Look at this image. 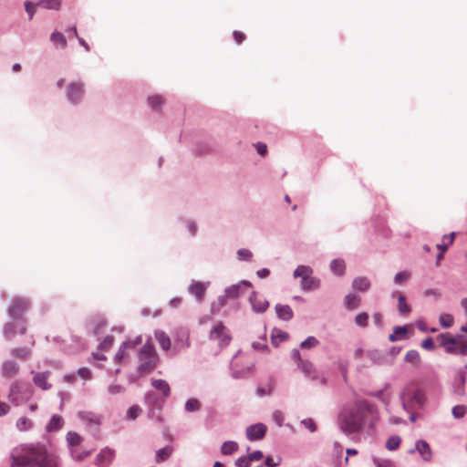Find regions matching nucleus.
I'll use <instances>...</instances> for the list:
<instances>
[{"mask_svg":"<svg viewBox=\"0 0 467 467\" xmlns=\"http://www.w3.org/2000/svg\"><path fill=\"white\" fill-rule=\"evenodd\" d=\"M148 102L152 109H156L163 104V99L159 95H154L148 99Z\"/></svg>","mask_w":467,"mask_h":467,"instance_id":"nucleus-47","label":"nucleus"},{"mask_svg":"<svg viewBox=\"0 0 467 467\" xmlns=\"http://www.w3.org/2000/svg\"><path fill=\"white\" fill-rule=\"evenodd\" d=\"M360 297L355 294H348L345 297V305L348 309L353 310L358 306Z\"/></svg>","mask_w":467,"mask_h":467,"instance_id":"nucleus-27","label":"nucleus"},{"mask_svg":"<svg viewBox=\"0 0 467 467\" xmlns=\"http://www.w3.org/2000/svg\"><path fill=\"white\" fill-rule=\"evenodd\" d=\"M410 400L413 404L421 405L424 402V394L421 390H415L410 397Z\"/></svg>","mask_w":467,"mask_h":467,"instance_id":"nucleus-42","label":"nucleus"},{"mask_svg":"<svg viewBox=\"0 0 467 467\" xmlns=\"http://www.w3.org/2000/svg\"><path fill=\"white\" fill-rule=\"evenodd\" d=\"M318 344V340L315 337H308L306 340H304L300 347L302 348H311L316 347Z\"/></svg>","mask_w":467,"mask_h":467,"instance_id":"nucleus-48","label":"nucleus"},{"mask_svg":"<svg viewBox=\"0 0 467 467\" xmlns=\"http://www.w3.org/2000/svg\"><path fill=\"white\" fill-rule=\"evenodd\" d=\"M63 426V419L60 416L54 415L47 423V430L48 431H56Z\"/></svg>","mask_w":467,"mask_h":467,"instance_id":"nucleus-28","label":"nucleus"},{"mask_svg":"<svg viewBox=\"0 0 467 467\" xmlns=\"http://www.w3.org/2000/svg\"><path fill=\"white\" fill-rule=\"evenodd\" d=\"M113 342H114V337L112 336H107V337H105L103 341L100 343L99 348L102 350H105V351L109 350L111 348Z\"/></svg>","mask_w":467,"mask_h":467,"instance_id":"nucleus-50","label":"nucleus"},{"mask_svg":"<svg viewBox=\"0 0 467 467\" xmlns=\"http://www.w3.org/2000/svg\"><path fill=\"white\" fill-rule=\"evenodd\" d=\"M370 286V283L366 277H357L353 281V287L359 291H367Z\"/></svg>","mask_w":467,"mask_h":467,"instance_id":"nucleus-29","label":"nucleus"},{"mask_svg":"<svg viewBox=\"0 0 467 467\" xmlns=\"http://www.w3.org/2000/svg\"><path fill=\"white\" fill-rule=\"evenodd\" d=\"M301 371L312 379H318V373L313 364L309 361H301V364L298 366Z\"/></svg>","mask_w":467,"mask_h":467,"instance_id":"nucleus-17","label":"nucleus"},{"mask_svg":"<svg viewBox=\"0 0 467 467\" xmlns=\"http://www.w3.org/2000/svg\"><path fill=\"white\" fill-rule=\"evenodd\" d=\"M237 255L240 260L249 261L252 258L253 254L248 249L243 248L238 250Z\"/></svg>","mask_w":467,"mask_h":467,"instance_id":"nucleus-51","label":"nucleus"},{"mask_svg":"<svg viewBox=\"0 0 467 467\" xmlns=\"http://www.w3.org/2000/svg\"><path fill=\"white\" fill-rule=\"evenodd\" d=\"M114 456H115L114 450H112L110 448H105L100 451L99 454L97 457V461L99 463H101L105 461H107L108 462H111L112 460L114 459Z\"/></svg>","mask_w":467,"mask_h":467,"instance_id":"nucleus-23","label":"nucleus"},{"mask_svg":"<svg viewBox=\"0 0 467 467\" xmlns=\"http://www.w3.org/2000/svg\"><path fill=\"white\" fill-rule=\"evenodd\" d=\"M173 451V448L171 446H166L161 448L156 451L155 461L157 463L162 462L168 460Z\"/></svg>","mask_w":467,"mask_h":467,"instance_id":"nucleus-21","label":"nucleus"},{"mask_svg":"<svg viewBox=\"0 0 467 467\" xmlns=\"http://www.w3.org/2000/svg\"><path fill=\"white\" fill-rule=\"evenodd\" d=\"M18 367L14 361H6L3 365V374L5 377L11 378L16 374Z\"/></svg>","mask_w":467,"mask_h":467,"instance_id":"nucleus-26","label":"nucleus"},{"mask_svg":"<svg viewBox=\"0 0 467 467\" xmlns=\"http://www.w3.org/2000/svg\"><path fill=\"white\" fill-rule=\"evenodd\" d=\"M32 421L26 417L20 418L16 422V427L22 431H28L32 428Z\"/></svg>","mask_w":467,"mask_h":467,"instance_id":"nucleus-39","label":"nucleus"},{"mask_svg":"<svg viewBox=\"0 0 467 467\" xmlns=\"http://www.w3.org/2000/svg\"><path fill=\"white\" fill-rule=\"evenodd\" d=\"M251 283L248 281H242L239 284L233 285L225 290V297L235 298L244 294L246 290L251 288Z\"/></svg>","mask_w":467,"mask_h":467,"instance_id":"nucleus-11","label":"nucleus"},{"mask_svg":"<svg viewBox=\"0 0 467 467\" xmlns=\"http://www.w3.org/2000/svg\"><path fill=\"white\" fill-rule=\"evenodd\" d=\"M368 315L365 312L359 313L355 318V322L358 326L365 327L368 326Z\"/></svg>","mask_w":467,"mask_h":467,"instance_id":"nucleus-46","label":"nucleus"},{"mask_svg":"<svg viewBox=\"0 0 467 467\" xmlns=\"http://www.w3.org/2000/svg\"><path fill=\"white\" fill-rule=\"evenodd\" d=\"M415 448L425 462H430L431 460L432 451L427 441L422 440L418 441L416 442Z\"/></svg>","mask_w":467,"mask_h":467,"instance_id":"nucleus-14","label":"nucleus"},{"mask_svg":"<svg viewBox=\"0 0 467 467\" xmlns=\"http://www.w3.org/2000/svg\"><path fill=\"white\" fill-rule=\"evenodd\" d=\"M401 442V439L399 436H391L388 439L386 442V448L389 451L397 450Z\"/></svg>","mask_w":467,"mask_h":467,"instance_id":"nucleus-35","label":"nucleus"},{"mask_svg":"<svg viewBox=\"0 0 467 467\" xmlns=\"http://www.w3.org/2000/svg\"><path fill=\"white\" fill-rule=\"evenodd\" d=\"M445 350L451 354H467V340L452 337H447L442 341Z\"/></svg>","mask_w":467,"mask_h":467,"instance_id":"nucleus-7","label":"nucleus"},{"mask_svg":"<svg viewBox=\"0 0 467 467\" xmlns=\"http://www.w3.org/2000/svg\"><path fill=\"white\" fill-rule=\"evenodd\" d=\"M330 268L334 274L337 275H342L345 272V263L341 259H335L330 264Z\"/></svg>","mask_w":467,"mask_h":467,"instance_id":"nucleus-31","label":"nucleus"},{"mask_svg":"<svg viewBox=\"0 0 467 467\" xmlns=\"http://www.w3.org/2000/svg\"><path fill=\"white\" fill-rule=\"evenodd\" d=\"M465 374L463 372L457 373L454 379V392L458 395H463L464 393V385H465Z\"/></svg>","mask_w":467,"mask_h":467,"instance_id":"nucleus-19","label":"nucleus"},{"mask_svg":"<svg viewBox=\"0 0 467 467\" xmlns=\"http://www.w3.org/2000/svg\"><path fill=\"white\" fill-rule=\"evenodd\" d=\"M38 5H37V3L34 4L33 2H31L29 0L25 1L24 6H25L26 12L28 15V20L33 19L35 14H36V6H38Z\"/></svg>","mask_w":467,"mask_h":467,"instance_id":"nucleus-36","label":"nucleus"},{"mask_svg":"<svg viewBox=\"0 0 467 467\" xmlns=\"http://www.w3.org/2000/svg\"><path fill=\"white\" fill-rule=\"evenodd\" d=\"M78 374L79 377H81L83 379H89L91 378V372L87 368H79L78 370Z\"/></svg>","mask_w":467,"mask_h":467,"instance_id":"nucleus-59","label":"nucleus"},{"mask_svg":"<svg viewBox=\"0 0 467 467\" xmlns=\"http://www.w3.org/2000/svg\"><path fill=\"white\" fill-rule=\"evenodd\" d=\"M421 347L427 350H432L434 348V342L431 337H427L421 342Z\"/></svg>","mask_w":467,"mask_h":467,"instance_id":"nucleus-57","label":"nucleus"},{"mask_svg":"<svg viewBox=\"0 0 467 467\" xmlns=\"http://www.w3.org/2000/svg\"><path fill=\"white\" fill-rule=\"evenodd\" d=\"M301 423L306 428H307L311 432H314L317 430V425H316L315 421L312 419H310V418L303 420L301 421Z\"/></svg>","mask_w":467,"mask_h":467,"instance_id":"nucleus-53","label":"nucleus"},{"mask_svg":"<svg viewBox=\"0 0 467 467\" xmlns=\"http://www.w3.org/2000/svg\"><path fill=\"white\" fill-rule=\"evenodd\" d=\"M410 278V273L408 271H401L396 274L394 281L398 285L407 282Z\"/></svg>","mask_w":467,"mask_h":467,"instance_id":"nucleus-40","label":"nucleus"},{"mask_svg":"<svg viewBox=\"0 0 467 467\" xmlns=\"http://www.w3.org/2000/svg\"><path fill=\"white\" fill-rule=\"evenodd\" d=\"M208 284L202 282H192L189 287V292L193 295L198 301H202Z\"/></svg>","mask_w":467,"mask_h":467,"instance_id":"nucleus-13","label":"nucleus"},{"mask_svg":"<svg viewBox=\"0 0 467 467\" xmlns=\"http://www.w3.org/2000/svg\"><path fill=\"white\" fill-rule=\"evenodd\" d=\"M209 338L212 342L216 343L217 351L227 347L232 340L229 329L222 322H218L213 327Z\"/></svg>","mask_w":467,"mask_h":467,"instance_id":"nucleus-4","label":"nucleus"},{"mask_svg":"<svg viewBox=\"0 0 467 467\" xmlns=\"http://www.w3.org/2000/svg\"><path fill=\"white\" fill-rule=\"evenodd\" d=\"M453 317L450 314H442L440 317V323L443 327H450L453 324Z\"/></svg>","mask_w":467,"mask_h":467,"instance_id":"nucleus-43","label":"nucleus"},{"mask_svg":"<svg viewBox=\"0 0 467 467\" xmlns=\"http://www.w3.org/2000/svg\"><path fill=\"white\" fill-rule=\"evenodd\" d=\"M273 418L278 425L282 424L284 420L283 413L280 410H276L273 413Z\"/></svg>","mask_w":467,"mask_h":467,"instance_id":"nucleus-63","label":"nucleus"},{"mask_svg":"<svg viewBox=\"0 0 467 467\" xmlns=\"http://www.w3.org/2000/svg\"><path fill=\"white\" fill-rule=\"evenodd\" d=\"M376 467H394L393 463L389 460L374 459Z\"/></svg>","mask_w":467,"mask_h":467,"instance_id":"nucleus-56","label":"nucleus"},{"mask_svg":"<svg viewBox=\"0 0 467 467\" xmlns=\"http://www.w3.org/2000/svg\"><path fill=\"white\" fill-rule=\"evenodd\" d=\"M250 302L256 312H264L268 306V302L265 298L259 297L254 292L250 296Z\"/></svg>","mask_w":467,"mask_h":467,"instance_id":"nucleus-16","label":"nucleus"},{"mask_svg":"<svg viewBox=\"0 0 467 467\" xmlns=\"http://www.w3.org/2000/svg\"><path fill=\"white\" fill-rule=\"evenodd\" d=\"M250 463H251V462H250V459L248 456L247 457H244V456L240 457L235 462V465L237 467H250Z\"/></svg>","mask_w":467,"mask_h":467,"instance_id":"nucleus-55","label":"nucleus"},{"mask_svg":"<svg viewBox=\"0 0 467 467\" xmlns=\"http://www.w3.org/2000/svg\"><path fill=\"white\" fill-rule=\"evenodd\" d=\"M141 343V337H137L133 340H128L123 342V347L128 348H134L136 346Z\"/></svg>","mask_w":467,"mask_h":467,"instance_id":"nucleus-54","label":"nucleus"},{"mask_svg":"<svg viewBox=\"0 0 467 467\" xmlns=\"http://www.w3.org/2000/svg\"><path fill=\"white\" fill-rule=\"evenodd\" d=\"M30 303L26 298L16 297L9 307V314L13 317H21L28 308Z\"/></svg>","mask_w":467,"mask_h":467,"instance_id":"nucleus-8","label":"nucleus"},{"mask_svg":"<svg viewBox=\"0 0 467 467\" xmlns=\"http://www.w3.org/2000/svg\"><path fill=\"white\" fill-rule=\"evenodd\" d=\"M313 270L307 265H298L294 271L295 278H301V288L303 290H315L319 286V280L312 276Z\"/></svg>","mask_w":467,"mask_h":467,"instance_id":"nucleus-5","label":"nucleus"},{"mask_svg":"<svg viewBox=\"0 0 467 467\" xmlns=\"http://www.w3.org/2000/svg\"><path fill=\"white\" fill-rule=\"evenodd\" d=\"M48 376V372L36 373L33 379L35 384L44 390L48 389L51 387V385L47 383Z\"/></svg>","mask_w":467,"mask_h":467,"instance_id":"nucleus-20","label":"nucleus"},{"mask_svg":"<svg viewBox=\"0 0 467 467\" xmlns=\"http://www.w3.org/2000/svg\"><path fill=\"white\" fill-rule=\"evenodd\" d=\"M254 363L248 360L245 355L241 353L237 354L232 360L231 368L234 378H243L250 374Z\"/></svg>","mask_w":467,"mask_h":467,"instance_id":"nucleus-6","label":"nucleus"},{"mask_svg":"<svg viewBox=\"0 0 467 467\" xmlns=\"http://www.w3.org/2000/svg\"><path fill=\"white\" fill-rule=\"evenodd\" d=\"M155 338L163 350H168L171 348L170 337L163 331H156Z\"/></svg>","mask_w":467,"mask_h":467,"instance_id":"nucleus-22","label":"nucleus"},{"mask_svg":"<svg viewBox=\"0 0 467 467\" xmlns=\"http://www.w3.org/2000/svg\"><path fill=\"white\" fill-rule=\"evenodd\" d=\"M200 407H201V404H200L199 400H197L195 399H190L185 403V409L187 411H190V412L198 410L200 409Z\"/></svg>","mask_w":467,"mask_h":467,"instance_id":"nucleus-41","label":"nucleus"},{"mask_svg":"<svg viewBox=\"0 0 467 467\" xmlns=\"http://www.w3.org/2000/svg\"><path fill=\"white\" fill-rule=\"evenodd\" d=\"M373 407L366 400H358L345 407L338 416V427L347 435L360 431L368 415L373 413Z\"/></svg>","mask_w":467,"mask_h":467,"instance_id":"nucleus-2","label":"nucleus"},{"mask_svg":"<svg viewBox=\"0 0 467 467\" xmlns=\"http://www.w3.org/2000/svg\"><path fill=\"white\" fill-rule=\"evenodd\" d=\"M152 386L162 391L164 397H168L171 393V389L169 384L163 379H155L152 381Z\"/></svg>","mask_w":467,"mask_h":467,"instance_id":"nucleus-32","label":"nucleus"},{"mask_svg":"<svg viewBox=\"0 0 467 467\" xmlns=\"http://www.w3.org/2000/svg\"><path fill=\"white\" fill-rule=\"evenodd\" d=\"M451 412L455 418L461 419L466 414L467 408L463 405H457L452 408Z\"/></svg>","mask_w":467,"mask_h":467,"instance_id":"nucleus-45","label":"nucleus"},{"mask_svg":"<svg viewBox=\"0 0 467 467\" xmlns=\"http://www.w3.org/2000/svg\"><path fill=\"white\" fill-rule=\"evenodd\" d=\"M392 296L398 297V310L400 315L407 316L410 313L411 308L410 306L407 303L406 297L400 292H394Z\"/></svg>","mask_w":467,"mask_h":467,"instance_id":"nucleus-15","label":"nucleus"},{"mask_svg":"<svg viewBox=\"0 0 467 467\" xmlns=\"http://www.w3.org/2000/svg\"><path fill=\"white\" fill-rule=\"evenodd\" d=\"M159 358L150 340H148L139 352L138 370L141 373L152 371L158 365Z\"/></svg>","mask_w":467,"mask_h":467,"instance_id":"nucleus-3","label":"nucleus"},{"mask_svg":"<svg viewBox=\"0 0 467 467\" xmlns=\"http://www.w3.org/2000/svg\"><path fill=\"white\" fill-rule=\"evenodd\" d=\"M29 354L30 351L27 348H16L13 351V355L20 358H26Z\"/></svg>","mask_w":467,"mask_h":467,"instance_id":"nucleus-52","label":"nucleus"},{"mask_svg":"<svg viewBox=\"0 0 467 467\" xmlns=\"http://www.w3.org/2000/svg\"><path fill=\"white\" fill-rule=\"evenodd\" d=\"M26 331V320H16L11 323H8L5 327V335L7 337H13L16 334L24 335Z\"/></svg>","mask_w":467,"mask_h":467,"instance_id":"nucleus-9","label":"nucleus"},{"mask_svg":"<svg viewBox=\"0 0 467 467\" xmlns=\"http://www.w3.org/2000/svg\"><path fill=\"white\" fill-rule=\"evenodd\" d=\"M90 454V451H78L77 449H71V456L76 461H83L85 458H87Z\"/></svg>","mask_w":467,"mask_h":467,"instance_id":"nucleus-44","label":"nucleus"},{"mask_svg":"<svg viewBox=\"0 0 467 467\" xmlns=\"http://www.w3.org/2000/svg\"><path fill=\"white\" fill-rule=\"evenodd\" d=\"M398 337L400 338L401 337L405 336L407 333V327H396L394 328V331Z\"/></svg>","mask_w":467,"mask_h":467,"instance_id":"nucleus-64","label":"nucleus"},{"mask_svg":"<svg viewBox=\"0 0 467 467\" xmlns=\"http://www.w3.org/2000/svg\"><path fill=\"white\" fill-rule=\"evenodd\" d=\"M239 446L235 441H228L223 443L221 452L223 455H232L237 451Z\"/></svg>","mask_w":467,"mask_h":467,"instance_id":"nucleus-25","label":"nucleus"},{"mask_svg":"<svg viewBox=\"0 0 467 467\" xmlns=\"http://www.w3.org/2000/svg\"><path fill=\"white\" fill-rule=\"evenodd\" d=\"M263 452L261 451H254L249 454L250 462L260 461L263 458Z\"/></svg>","mask_w":467,"mask_h":467,"instance_id":"nucleus-60","label":"nucleus"},{"mask_svg":"<svg viewBox=\"0 0 467 467\" xmlns=\"http://www.w3.org/2000/svg\"><path fill=\"white\" fill-rule=\"evenodd\" d=\"M37 5L46 9L58 10L61 6V0H39Z\"/></svg>","mask_w":467,"mask_h":467,"instance_id":"nucleus-33","label":"nucleus"},{"mask_svg":"<svg viewBox=\"0 0 467 467\" xmlns=\"http://www.w3.org/2000/svg\"><path fill=\"white\" fill-rule=\"evenodd\" d=\"M275 311L279 318L283 320H290L293 317V311L287 305H276Z\"/></svg>","mask_w":467,"mask_h":467,"instance_id":"nucleus-18","label":"nucleus"},{"mask_svg":"<svg viewBox=\"0 0 467 467\" xmlns=\"http://www.w3.org/2000/svg\"><path fill=\"white\" fill-rule=\"evenodd\" d=\"M68 444L73 447L79 445L82 441V438L77 432L69 431L67 436Z\"/></svg>","mask_w":467,"mask_h":467,"instance_id":"nucleus-37","label":"nucleus"},{"mask_svg":"<svg viewBox=\"0 0 467 467\" xmlns=\"http://www.w3.org/2000/svg\"><path fill=\"white\" fill-rule=\"evenodd\" d=\"M83 95V85L81 83H71L67 88V98L72 102L78 101Z\"/></svg>","mask_w":467,"mask_h":467,"instance_id":"nucleus-12","label":"nucleus"},{"mask_svg":"<svg viewBox=\"0 0 467 467\" xmlns=\"http://www.w3.org/2000/svg\"><path fill=\"white\" fill-rule=\"evenodd\" d=\"M255 148L257 150V152L264 156L266 151H267V148H266V145L265 143H262V142H258L255 144Z\"/></svg>","mask_w":467,"mask_h":467,"instance_id":"nucleus-62","label":"nucleus"},{"mask_svg":"<svg viewBox=\"0 0 467 467\" xmlns=\"http://www.w3.org/2000/svg\"><path fill=\"white\" fill-rule=\"evenodd\" d=\"M128 348H124L123 347V344L120 346L118 353L116 354L115 356V359L119 362H120L124 357L126 356V353H125V350L127 349Z\"/></svg>","mask_w":467,"mask_h":467,"instance_id":"nucleus-61","label":"nucleus"},{"mask_svg":"<svg viewBox=\"0 0 467 467\" xmlns=\"http://www.w3.org/2000/svg\"><path fill=\"white\" fill-rule=\"evenodd\" d=\"M266 432V426L263 423H256L246 429V437L249 441L262 440Z\"/></svg>","mask_w":467,"mask_h":467,"instance_id":"nucleus-10","label":"nucleus"},{"mask_svg":"<svg viewBox=\"0 0 467 467\" xmlns=\"http://www.w3.org/2000/svg\"><path fill=\"white\" fill-rule=\"evenodd\" d=\"M233 36L237 44L243 43L245 39V35L243 32L237 30L234 31Z\"/></svg>","mask_w":467,"mask_h":467,"instance_id":"nucleus-58","label":"nucleus"},{"mask_svg":"<svg viewBox=\"0 0 467 467\" xmlns=\"http://www.w3.org/2000/svg\"><path fill=\"white\" fill-rule=\"evenodd\" d=\"M11 460V467H60L58 456L40 444L15 448Z\"/></svg>","mask_w":467,"mask_h":467,"instance_id":"nucleus-1","label":"nucleus"},{"mask_svg":"<svg viewBox=\"0 0 467 467\" xmlns=\"http://www.w3.org/2000/svg\"><path fill=\"white\" fill-rule=\"evenodd\" d=\"M51 41L56 44H59L62 48L67 47V39L64 35L59 32H54L51 35Z\"/></svg>","mask_w":467,"mask_h":467,"instance_id":"nucleus-38","label":"nucleus"},{"mask_svg":"<svg viewBox=\"0 0 467 467\" xmlns=\"http://www.w3.org/2000/svg\"><path fill=\"white\" fill-rule=\"evenodd\" d=\"M21 389H23V386H21L18 383H15L11 388V397L13 400L16 402V405H18L19 402L17 400V398H16V395L18 391H20ZM24 389L26 394V398L30 397L32 395V389L27 386L24 387Z\"/></svg>","mask_w":467,"mask_h":467,"instance_id":"nucleus-30","label":"nucleus"},{"mask_svg":"<svg viewBox=\"0 0 467 467\" xmlns=\"http://www.w3.org/2000/svg\"><path fill=\"white\" fill-rule=\"evenodd\" d=\"M141 413V409L138 405L130 407L127 412V416L130 420H135Z\"/></svg>","mask_w":467,"mask_h":467,"instance_id":"nucleus-49","label":"nucleus"},{"mask_svg":"<svg viewBox=\"0 0 467 467\" xmlns=\"http://www.w3.org/2000/svg\"><path fill=\"white\" fill-rule=\"evenodd\" d=\"M404 360L412 364L414 367H419L420 364V356L417 350H410L406 353Z\"/></svg>","mask_w":467,"mask_h":467,"instance_id":"nucleus-24","label":"nucleus"},{"mask_svg":"<svg viewBox=\"0 0 467 467\" xmlns=\"http://www.w3.org/2000/svg\"><path fill=\"white\" fill-rule=\"evenodd\" d=\"M288 338V334L280 330H275L272 334V344L274 346H278L281 341L286 340Z\"/></svg>","mask_w":467,"mask_h":467,"instance_id":"nucleus-34","label":"nucleus"}]
</instances>
